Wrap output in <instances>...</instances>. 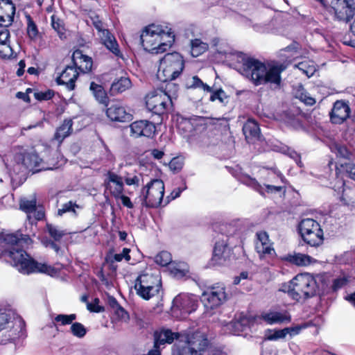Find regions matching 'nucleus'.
Returning a JSON list of instances; mask_svg holds the SVG:
<instances>
[{
    "label": "nucleus",
    "mask_w": 355,
    "mask_h": 355,
    "mask_svg": "<svg viewBox=\"0 0 355 355\" xmlns=\"http://www.w3.org/2000/svg\"><path fill=\"white\" fill-rule=\"evenodd\" d=\"M18 234H8L3 236V241L7 249L0 252V255H3L10 259L12 264L21 273L28 275L30 273L40 272L55 276L58 270L46 263H39L33 260L24 250L19 248L22 243L29 244L31 239L28 236Z\"/></svg>",
    "instance_id": "1"
},
{
    "label": "nucleus",
    "mask_w": 355,
    "mask_h": 355,
    "mask_svg": "<svg viewBox=\"0 0 355 355\" xmlns=\"http://www.w3.org/2000/svg\"><path fill=\"white\" fill-rule=\"evenodd\" d=\"M231 55L242 64L241 73L255 86L266 84L275 88L280 86L281 73L285 69L282 64L263 62L241 52H236Z\"/></svg>",
    "instance_id": "2"
},
{
    "label": "nucleus",
    "mask_w": 355,
    "mask_h": 355,
    "mask_svg": "<svg viewBox=\"0 0 355 355\" xmlns=\"http://www.w3.org/2000/svg\"><path fill=\"white\" fill-rule=\"evenodd\" d=\"M141 40L145 51L159 54L166 51L172 46L175 35L167 24H152L144 29Z\"/></svg>",
    "instance_id": "3"
},
{
    "label": "nucleus",
    "mask_w": 355,
    "mask_h": 355,
    "mask_svg": "<svg viewBox=\"0 0 355 355\" xmlns=\"http://www.w3.org/2000/svg\"><path fill=\"white\" fill-rule=\"evenodd\" d=\"M208 345L205 333L196 331L184 332L172 347L171 355H201Z\"/></svg>",
    "instance_id": "4"
},
{
    "label": "nucleus",
    "mask_w": 355,
    "mask_h": 355,
    "mask_svg": "<svg viewBox=\"0 0 355 355\" xmlns=\"http://www.w3.org/2000/svg\"><path fill=\"white\" fill-rule=\"evenodd\" d=\"M25 322L13 313L0 309V343L5 345L24 335Z\"/></svg>",
    "instance_id": "5"
},
{
    "label": "nucleus",
    "mask_w": 355,
    "mask_h": 355,
    "mask_svg": "<svg viewBox=\"0 0 355 355\" xmlns=\"http://www.w3.org/2000/svg\"><path fill=\"white\" fill-rule=\"evenodd\" d=\"M178 86L175 83H168L163 89L153 91L146 96V106L149 110L156 114H162L172 106L173 98L175 97Z\"/></svg>",
    "instance_id": "6"
},
{
    "label": "nucleus",
    "mask_w": 355,
    "mask_h": 355,
    "mask_svg": "<svg viewBox=\"0 0 355 355\" xmlns=\"http://www.w3.org/2000/svg\"><path fill=\"white\" fill-rule=\"evenodd\" d=\"M135 289L137 294L145 300L158 295L162 290L160 274L151 270L143 272L137 278Z\"/></svg>",
    "instance_id": "7"
},
{
    "label": "nucleus",
    "mask_w": 355,
    "mask_h": 355,
    "mask_svg": "<svg viewBox=\"0 0 355 355\" xmlns=\"http://www.w3.org/2000/svg\"><path fill=\"white\" fill-rule=\"evenodd\" d=\"M183 69L184 60L180 53H167L159 61L157 76L162 82L171 81L178 77Z\"/></svg>",
    "instance_id": "8"
},
{
    "label": "nucleus",
    "mask_w": 355,
    "mask_h": 355,
    "mask_svg": "<svg viewBox=\"0 0 355 355\" xmlns=\"http://www.w3.org/2000/svg\"><path fill=\"white\" fill-rule=\"evenodd\" d=\"M316 288L314 277L310 274L304 273L297 275L291 281L287 292L290 297L298 301L313 296Z\"/></svg>",
    "instance_id": "9"
},
{
    "label": "nucleus",
    "mask_w": 355,
    "mask_h": 355,
    "mask_svg": "<svg viewBox=\"0 0 355 355\" xmlns=\"http://www.w3.org/2000/svg\"><path fill=\"white\" fill-rule=\"evenodd\" d=\"M164 193V184L161 180L155 179L142 188L136 200L142 206L157 207L161 205Z\"/></svg>",
    "instance_id": "10"
},
{
    "label": "nucleus",
    "mask_w": 355,
    "mask_h": 355,
    "mask_svg": "<svg viewBox=\"0 0 355 355\" xmlns=\"http://www.w3.org/2000/svg\"><path fill=\"white\" fill-rule=\"evenodd\" d=\"M298 230L303 241L311 247H318L323 243L324 233L320 225L312 218L302 219Z\"/></svg>",
    "instance_id": "11"
},
{
    "label": "nucleus",
    "mask_w": 355,
    "mask_h": 355,
    "mask_svg": "<svg viewBox=\"0 0 355 355\" xmlns=\"http://www.w3.org/2000/svg\"><path fill=\"white\" fill-rule=\"evenodd\" d=\"M92 24L97 31V36L100 43L116 57L123 58L118 42L114 35L109 31L107 26L95 15L91 17Z\"/></svg>",
    "instance_id": "12"
},
{
    "label": "nucleus",
    "mask_w": 355,
    "mask_h": 355,
    "mask_svg": "<svg viewBox=\"0 0 355 355\" xmlns=\"http://www.w3.org/2000/svg\"><path fill=\"white\" fill-rule=\"evenodd\" d=\"M227 294L223 284L208 288L201 296V302L207 310H213L226 302Z\"/></svg>",
    "instance_id": "13"
},
{
    "label": "nucleus",
    "mask_w": 355,
    "mask_h": 355,
    "mask_svg": "<svg viewBox=\"0 0 355 355\" xmlns=\"http://www.w3.org/2000/svg\"><path fill=\"white\" fill-rule=\"evenodd\" d=\"M330 13L334 14V19L348 23L355 15L354 0H331Z\"/></svg>",
    "instance_id": "14"
},
{
    "label": "nucleus",
    "mask_w": 355,
    "mask_h": 355,
    "mask_svg": "<svg viewBox=\"0 0 355 355\" xmlns=\"http://www.w3.org/2000/svg\"><path fill=\"white\" fill-rule=\"evenodd\" d=\"M19 159L21 160L22 165L27 169L37 173L43 170H53L55 166L47 165L34 150L26 151L19 156Z\"/></svg>",
    "instance_id": "15"
},
{
    "label": "nucleus",
    "mask_w": 355,
    "mask_h": 355,
    "mask_svg": "<svg viewBox=\"0 0 355 355\" xmlns=\"http://www.w3.org/2000/svg\"><path fill=\"white\" fill-rule=\"evenodd\" d=\"M197 298L189 294H180L173 300V310H180L183 313L187 314L194 311L197 307Z\"/></svg>",
    "instance_id": "16"
},
{
    "label": "nucleus",
    "mask_w": 355,
    "mask_h": 355,
    "mask_svg": "<svg viewBox=\"0 0 355 355\" xmlns=\"http://www.w3.org/2000/svg\"><path fill=\"white\" fill-rule=\"evenodd\" d=\"M130 136L138 138L140 137H150L154 135L156 128L153 123L147 120L136 121L130 126Z\"/></svg>",
    "instance_id": "17"
},
{
    "label": "nucleus",
    "mask_w": 355,
    "mask_h": 355,
    "mask_svg": "<svg viewBox=\"0 0 355 355\" xmlns=\"http://www.w3.org/2000/svg\"><path fill=\"white\" fill-rule=\"evenodd\" d=\"M104 184L106 191L114 198L123 193L124 183L121 176L113 172H108Z\"/></svg>",
    "instance_id": "18"
},
{
    "label": "nucleus",
    "mask_w": 355,
    "mask_h": 355,
    "mask_svg": "<svg viewBox=\"0 0 355 355\" xmlns=\"http://www.w3.org/2000/svg\"><path fill=\"white\" fill-rule=\"evenodd\" d=\"M20 209L27 214V218L31 220L32 218L36 220L42 219L44 216V212L42 207H37L36 199L32 197L28 200L26 198L21 199L19 203Z\"/></svg>",
    "instance_id": "19"
},
{
    "label": "nucleus",
    "mask_w": 355,
    "mask_h": 355,
    "mask_svg": "<svg viewBox=\"0 0 355 355\" xmlns=\"http://www.w3.org/2000/svg\"><path fill=\"white\" fill-rule=\"evenodd\" d=\"M350 108L349 105L342 101L335 102L330 113V119L332 123L340 124L349 116Z\"/></svg>",
    "instance_id": "20"
},
{
    "label": "nucleus",
    "mask_w": 355,
    "mask_h": 355,
    "mask_svg": "<svg viewBox=\"0 0 355 355\" xmlns=\"http://www.w3.org/2000/svg\"><path fill=\"white\" fill-rule=\"evenodd\" d=\"M106 114L113 121L125 123L129 122L132 119V114L128 112L125 107L119 104L110 105L107 109Z\"/></svg>",
    "instance_id": "21"
},
{
    "label": "nucleus",
    "mask_w": 355,
    "mask_h": 355,
    "mask_svg": "<svg viewBox=\"0 0 355 355\" xmlns=\"http://www.w3.org/2000/svg\"><path fill=\"white\" fill-rule=\"evenodd\" d=\"M15 12V7L10 0H0V26L10 25Z\"/></svg>",
    "instance_id": "22"
},
{
    "label": "nucleus",
    "mask_w": 355,
    "mask_h": 355,
    "mask_svg": "<svg viewBox=\"0 0 355 355\" xmlns=\"http://www.w3.org/2000/svg\"><path fill=\"white\" fill-rule=\"evenodd\" d=\"M78 76V72L76 68L73 66H68L57 78V83L59 85H65L69 90H73Z\"/></svg>",
    "instance_id": "23"
},
{
    "label": "nucleus",
    "mask_w": 355,
    "mask_h": 355,
    "mask_svg": "<svg viewBox=\"0 0 355 355\" xmlns=\"http://www.w3.org/2000/svg\"><path fill=\"white\" fill-rule=\"evenodd\" d=\"M257 240L255 243V248L260 256L275 254V250L272 248V243L266 232L257 233Z\"/></svg>",
    "instance_id": "24"
},
{
    "label": "nucleus",
    "mask_w": 355,
    "mask_h": 355,
    "mask_svg": "<svg viewBox=\"0 0 355 355\" xmlns=\"http://www.w3.org/2000/svg\"><path fill=\"white\" fill-rule=\"evenodd\" d=\"M336 153L338 156L345 159L346 160H349L350 157L353 156V154L350 153L345 146H337ZM340 166L343 168V171H345L352 180L355 179V173L353 172L354 166L352 163L345 161L340 164Z\"/></svg>",
    "instance_id": "25"
},
{
    "label": "nucleus",
    "mask_w": 355,
    "mask_h": 355,
    "mask_svg": "<svg viewBox=\"0 0 355 355\" xmlns=\"http://www.w3.org/2000/svg\"><path fill=\"white\" fill-rule=\"evenodd\" d=\"M72 60L74 67L78 68L83 73L91 71L92 60L90 57L84 55L80 50H76L72 55Z\"/></svg>",
    "instance_id": "26"
},
{
    "label": "nucleus",
    "mask_w": 355,
    "mask_h": 355,
    "mask_svg": "<svg viewBox=\"0 0 355 355\" xmlns=\"http://www.w3.org/2000/svg\"><path fill=\"white\" fill-rule=\"evenodd\" d=\"M182 334L183 333L172 332L170 329H162L159 332H156L154 349H158L159 345L171 344L175 339L177 341Z\"/></svg>",
    "instance_id": "27"
},
{
    "label": "nucleus",
    "mask_w": 355,
    "mask_h": 355,
    "mask_svg": "<svg viewBox=\"0 0 355 355\" xmlns=\"http://www.w3.org/2000/svg\"><path fill=\"white\" fill-rule=\"evenodd\" d=\"M261 318L269 324H280L291 321V316L286 311H270L263 313Z\"/></svg>",
    "instance_id": "28"
},
{
    "label": "nucleus",
    "mask_w": 355,
    "mask_h": 355,
    "mask_svg": "<svg viewBox=\"0 0 355 355\" xmlns=\"http://www.w3.org/2000/svg\"><path fill=\"white\" fill-rule=\"evenodd\" d=\"M284 259L297 266H307L315 262V260L309 255L297 252L287 254Z\"/></svg>",
    "instance_id": "29"
},
{
    "label": "nucleus",
    "mask_w": 355,
    "mask_h": 355,
    "mask_svg": "<svg viewBox=\"0 0 355 355\" xmlns=\"http://www.w3.org/2000/svg\"><path fill=\"white\" fill-rule=\"evenodd\" d=\"M178 130L187 142L193 144L196 135L193 125L191 121L182 119L178 124Z\"/></svg>",
    "instance_id": "30"
},
{
    "label": "nucleus",
    "mask_w": 355,
    "mask_h": 355,
    "mask_svg": "<svg viewBox=\"0 0 355 355\" xmlns=\"http://www.w3.org/2000/svg\"><path fill=\"white\" fill-rule=\"evenodd\" d=\"M243 132L247 140H253L259 139L260 135V129L256 121L249 119L243 125Z\"/></svg>",
    "instance_id": "31"
},
{
    "label": "nucleus",
    "mask_w": 355,
    "mask_h": 355,
    "mask_svg": "<svg viewBox=\"0 0 355 355\" xmlns=\"http://www.w3.org/2000/svg\"><path fill=\"white\" fill-rule=\"evenodd\" d=\"M72 128L71 120H64L62 124L57 129L55 135L54 139L58 141L60 144L63 139L68 137Z\"/></svg>",
    "instance_id": "32"
},
{
    "label": "nucleus",
    "mask_w": 355,
    "mask_h": 355,
    "mask_svg": "<svg viewBox=\"0 0 355 355\" xmlns=\"http://www.w3.org/2000/svg\"><path fill=\"white\" fill-rule=\"evenodd\" d=\"M187 88L200 89L204 92H211V88L206 83H204L198 76H194L189 78L186 82Z\"/></svg>",
    "instance_id": "33"
},
{
    "label": "nucleus",
    "mask_w": 355,
    "mask_h": 355,
    "mask_svg": "<svg viewBox=\"0 0 355 355\" xmlns=\"http://www.w3.org/2000/svg\"><path fill=\"white\" fill-rule=\"evenodd\" d=\"M208 49V44L200 39L191 41V53L193 57H198Z\"/></svg>",
    "instance_id": "34"
},
{
    "label": "nucleus",
    "mask_w": 355,
    "mask_h": 355,
    "mask_svg": "<svg viewBox=\"0 0 355 355\" xmlns=\"http://www.w3.org/2000/svg\"><path fill=\"white\" fill-rule=\"evenodd\" d=\"M90 90L95 98L101 103L105 104L107 101V94L103 87L92 82L90 84Z\"/></svg>",
    "instance_id": "35"
},
{
    "label": "nucleus",
    "mask_w": 355,
    "mask_h": 355,
    "mask_svg": "<svg viewBox=\"0 0 355 355\" xmlns=\"http://www.w3.org/2000/svg\"><path fill=\"white\" fill-rule=\"evenodd\" d=\"M131 86V82L128 78L121 77L120 79L114 81L111 86V91L113 93H121Z\"/></svg>",
    "instance_id": "36"
},
{
    "label": "nucleus",
    "mask_w": 355,
    "mask_h": 355,
    "mask_svg": "<svg viewBox=\"0 0 355 355\" xmlns=\"http://www.w3.org/2000/svg\"><path fill=\"white\" fill-rule=\"evenodd\" d=\"M26 17L27 21L26 31L28 36L31 40H35L37 39L39 35V31L37 25L33 21L30 15H26Z\"/></svg>",
    "instance_id": "37"
},
{
    "label": "nucleus",
    "mask_w": 355,
    "mask_h": 355,
    "mask_svg": "<svg viewBox=\"0 0 355 355\" xmlns=\"http://www.w3.org/2000/svg\"><path fill=\"white\" fill-rule=\"evenodd\" d=\"M124 182L128 186L138 187L144 182L143 175L141 173L128 174L124 178Z\"/></svg>",
    "instance_id": "38"
},
{
    "label": "nucleus",
    "mask_w": 355,
    "mask_h": 355,
    "mask_svg": "<svg viewBox=\"0 0 355 355\" xmlns=\"http://www.w3.org/2000/svg\"><path fill=\"white\" fill-rule=\"evenodd\" d=\"M154 261L161 266H166L171 263L172 257L168 252L162 251L155 257Z\"/></svg>",
    "instance_id": "39"
},
{
    "label": "nucleus",
    "mask_w": 355,
    "mask_h": 355,
    "mask_svg": "<svg viewBox=\"0 0 355 355\" xmlns=\"http://www.w3.org/2000/svg\"><path fill=\"white\" fill-rule=\"evenodd\" d=\"M171 272L175 277L182 278L189 273V267L184 263H178L171 268Z\"/></svg>",
    "instance_id": "40"
},
{
    "label": "nucleus",
    "mask_w": 355,
    "mask_h": 355,
    "mask_svg": "<svg viewBox=\"0 0 355 355\" xmlns=\"http://www.w3.org/2000/svg\"><path fill=\"white\" fill-rule=\"evenodd\" d=\"M51 26L61 39L64 37V28L62 21L59 18L53 15L51 17Z\"/></svg>",
    "instance_id": "41"
},
{
    "label": "nucleus",
    "mask_w": 355,
    "mask_h": 355,
    "mask_svg": "<svg viewBox=\"0 0 355 355\" xmlns=\"http://www.w3.org/2000/svg\"><path fill=\"white\" fill-rule=\"evenodd\" d=\"M72 334L78 338H83L85 336L87 330L80 322L73 323L70 327Z\"/></svg>",
    "instance_id": "42"
},
{
    "label": "nucleus",
    "mask_w": 355,
    "mask_h": 355,
    "mask_svg": "<svg viewBox=\"0 0 355 355\" xmlns=\"http://www.w3.org/2000/svg\"><path fill=\"white\" fill-rule=\"evenodd\" d=\"M76 318V314L64 315L59 314L54 318V321L60 323V325H67L71 324Z\"/></svg>",
    "instance_id": "43"
},
{
    "label": "nucleus",
    "mask_w": 355,
    "mask_h": 355,
    "mask_svg": "<svg viewBox=\"0 0 355 355\" xmlns=\"http://www.w3.org/2000/svg\"><path fill=\"white\" fill-rule=\"evenodd\" d=\"M13 55V50L10 42L0 44V57L3 59H10Z\"/></svg>",
    "instance_id": "44"
},
{
    "label": "nucleus",
    "mask_w": 355,
    "mask_h": 355,
    "mask_svg": "<svg viewBox=\"0 0 355 355\" xmlns=\"http://www.w3.org/2000/svg\"><path fill=\"white\" fill-rule=\"evenodd\" d=\"M47 229L49 234L55 240L59 241L64 235L67 234L65 231L61 230L52 225H47Z\"/></svg>",
    "instance_id": "45"
},
{
    "label": "nucleus",
    "mask_w": 355,
    "mask_h": 355,
    "mask_svg": "<svg viewBox=\"0 0 355 355\" xmlns=\"http://www.w3.org/2000/svg\"><path fill=\"white\" fill-rule=\"evenodd\" d=\"M300 70H301L307 76H311L315 71V67L309 65L307 62H302L295 65Z\"/></svg>",
    "instance_id": "46"
},
{
    "label": "nucleus",
    "mask_w": 355,
    "mask_h": 355,
    "mask_svg": "<svg viewBox=\"0 0 355 355\" xmlns=\"http://www.w3.org/2000/svg\"><path fill=\"white\" fill-rule=\"evenodd\" d=\"M210 100L211 101L218 100L222 103H226L227 102V96L224 91H223L222 89H219L212 93V94L210 96Z\"/></svg>",
    "instance_id": "47"
},
{
    "label": "nucleus",
    "mask_w": 355,
    "mask_h": 355,
    "mask_svg": "<svg viewBox=\"0 0 355 355\" xmlns=\"http://www.w3.org/2000/svg\"><path fill=\"white\" fill-rule=\"evenodd\" d=\"M53 92L52 90H46L44 92H35L34 96L38 101H46L51 99L53 96Z\"/></svg>",
    "instance_id": "48"
},
{
    "label": "nucleus",
    "mask_w": 355,
    "mask_h": 355,
    "mask_svg": "<svg viewBox=\"0 0 355 355\" xmlns=\"http://www.w3.org/2000/svg\"><path fill=\"white\" fill-rule=\"evenodd\" d=\"M286 337L284 329L276 330L275 331H270L269 334L266 335V339L268 340H277L279 339L284 338Z\"/></svg>",
    "instance_id": "49"
},
{
    "label": "nucleus",
    "mask_w": 355,
    "mask_h": 355,
    "mask_svg": "<svg viewBox=\"0 0 355 355\" xmlns=\"http://www.w3.org/2000/svg\"><path fill=\"white\" fill-rule=\"evenodd\" d=\"M78 208V206L71 201H69L68 202L64 204L62 206V208L59 209L58 211V214L62 216L63 214L68 211H73L75 213V208Z\"/></svg>",
    "instance_id": "50"
},
{
    "label": "nucleus",
    "mask_w": 355,
    "mask_h": 355,
    "mask_svg": "<svg viewBox=\"0 0 355 355\" xmlns=\"http://www.w3.org/2000/svg\"><path fill=\"white\" fill-rule=\"evenodd\" d=\"M130 249L128 248H123L121 253L115 254L113 256V259L115 261L119 262L121 261L123 259H125L126 261L130 260V256L129 255Z\"/></svg>",
    "instance_id": "51"
},
{
    "label": "nucleus",
    "mask_w": 355,
    "mask_h": 355,
    "mask_svg": "<svg viewBox=\"0 0 355 355\" xmlns=\"http://www.w3.org/2000/svg\"><path fill=\"white\" fill-rule=\"evenodd\" d=\"M298 98L301 101H302L303 103L308 105H313L315 103V98L311 96L306 92H301Z\"/></svg>",
    "instance_id": "52"
},
{
    "label": "nucleus",
    "mask_w": 355,
    "mask_h": 355,
    "mask_svg": "<svg viewBox=\"0 0 355 355\" xmlns=\"http://www.w3.org/2000/svg\"><path fill=\"white\" fill-rule=\"evenodd\" d=\"M99 300L96 298L94 303H87V307L88 310L92 312L100 313L103 311L104 309L98 305Z\"/></svg>",
    "instance_id": "53"
},
{
    "label": "nucleus",
    "mask_w": 355,
    "mask_h": 355,
    "mask_svg": "<svg viewBox=\"0 0 355 355\" xmlns=\"http://www.w3.org/2000/svg\"><path fill=\"white\" fill-rule=\"evenodd\" d=\"M10 42V32L6 27L3 26L0 30V44Z\"/></svg>",
    "instance_id": "54"
},
{
    "label": "nucleus",
    "mask_w": 355,
    "mask_h": 355,
    "mask_svg": "<svg viewBox=\"0 0 355 355\" xmlns=\"http://www.w3.org/2000/svg\"><path fill=\"white\" fill-rule=\"evenodd\" d=\"M114 311L118 318L121 320H127L129 318L128 313L121 306H117V308L114 309Z\"/></svg>",
    "instance_id": "55"
},
{
    "label": "nucleus",
    "mask_w": 355,
    "mask_h": 355,
    "mask_svg": "<svg viewBox=\"0 0 355 355\" xmlns=\"http://www.w3.org/2000/svg\"><path fill=\"white\" fill-rule=\"evenodd\" d=\"M116 200H119L120 199L121 200V202L123 204V206L129 208V209H132L133 208V204L132 202H131L130 199L129 197L123 195V193L121 194V196L118 198H115Z\"/></svg>",
    "instance_id": "56"
},
{
    "label": "nucleus",
    "mask_w": 355,
    "mask_h": 355,
    "mask_svg": "<svg viewBox=\"0 0 355 355\" xmlns=\"http://www.w3.org/2000/svg\"><path fill=\"white\" fill-rule=\"evenodd\" d=\"M347 280L345 277L338 278L334 280L333 284V289L334 291H337L338 289L342 288L347 283Z\"/></svg>",
    "instance_id": "57"
},
{
    "label": "nucleus",
    "mask_w": 355,
    "mask_h": 355,
    "mask_svg": "<svg viewBox=\"0 0 355 355\" xmlns=\"http://www.w3.org/2000/svg\"><path fill=\"white\" fill-rule=\"evenodd\" d=\"M182 163L177 158L173 159L169 164V167L173 171H179L182 168Z\"/></svg>",
    "instance_id": "58"
},
{
    "label": "nucleus",
    "mask_w": 355,
    "mask_h": 355,
    "mask_svg": "<svg viewBox=\"0 0 355 355\" xmlns=\"http://www.w3.org/2000/svg\"><path fill=\"white\" fill-rule=\"evenodd\" d=\"M301 328L300 327H287L284 329V331L285 332V336L289 334L290 336H295L300 333Z\"/></svg>",
    "instance_id": "59"
},
{
    "label": "nucleus",
    "mask_w": 355,
    "mask_h": 355,
    "mask_svg": "<svg viewBox=\"0 0 355 355\" xmlns=\"http://www.w3.org/2000/svg\"><path fill=\"white\" fill-rule=\"evenodd\" d=\"M266 191L268 193H277L282 191L283 187L282 186H274L270 184H265Z\"/></svg>",
    "instance_id": "60"
},
{
    "label": "nucleus",
    "mask_w": 355,
    "mask_h": 355,
    "mask_svg": "<svg viewBox=\"0 0 355 355\" xmlns=\"http://www.w3.org/2000/svg\"><path fill=\"white\" fill-rule=\"evenodd\" d=\"M225 245H220L219 243H216L214 250V256L220 257L223 254V250L225 249Z\"/></svg>",
    "instance_id": "61"
},
{
    "label": "nucleus",
    "mask_w": 355,
    "mask_h": 355,
    "mask_svg": "<svg viewBox=\"0 0 355 355\" xmlns=\"http://www.w3.org/2000/svg\"><path fill=\"white\" fill-rule=\"evenodd\" d=\"M250 185L252 186L254 189L258 191L260 193H262L263 187L260 185L258 182L255 179L250 178Z\"/></svg>",
    "instance_id": "62"
},
{
    "label": "nucleus",
    "mask_w": 355,
    "mask_h": 355,
    "mask_svg": "<svg viewBox=\"0 0 355 355\" xmlns=\"http://www.w3.org/2000/svg\"><path fill=\"white\" fill-rule=\"evenodd\" d=\"M25 67H26V64H25L24 60H20L19 62V69L17 71V75L18 76H21L24 74Z\"/></svg>",
    "instance_id": "63"
},
{
    "label": "nucleus",
    "mask_w": 355,
    "mask_h": 355,
    "mask_svg": "<svg viewBox=\"0 0 355 355\" xmlns=\"http://www.w3.org/2000/svg\"><path fill=\"white\" fill-rule=\"evenodd\" d=\"M152 155L155 158L159 159L162 158L164 153L159 150L155 149L152 151Z\"/></svg>",
    "instance_id": "64"
}]
</instances>
